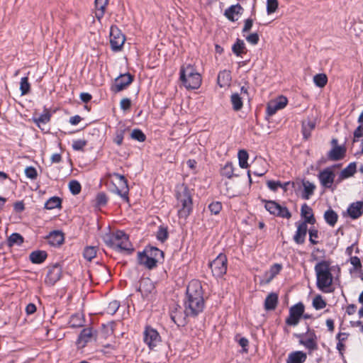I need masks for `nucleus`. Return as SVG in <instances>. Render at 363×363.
Listing matches in <instances>:
<instances>
[{"label": "nucleus", "instance_id": "f257e3e1", "mask_svg": "<svg viewBox=\"0 0 363 363\" xmlns=\"http://www.w3.org/2000/svg\"><path fill=\"white\" fill-rule=\"evenodd\" d=\"M184 313L186 315H196L203 311L204 301L201 284L198 280L189 282L186 290Z\"/></svg>", "mask_w": 363, "mask_h": 363}, {"label": "nucleus", "instance_id": "f03ea898", "mask_svg": "<svg viewBox=\"0 0 363 363\" xmlns=\"http://www.w3.org/2000/svg\"><path fill=\"white\" fill-rule=\"evenodd\" d=\"M314 270L318 289L324 293L331 292L333 278L330 262L327 260L320 261L315 265Z\"/></svg>", "mask_w": 363, "mask_h": 363}, {"label": "nucleus", "instance_id": "7ed1b4c3", "mask_svg": "<svg viewBox=\"0 0 363 363\" xmlns=\"http://www.w3.org/2000/svg\"><path fill=\"white\" fill-rule=\"evenodd\" d=\"M177 208L179 218L186 219L191 213L193 208L192 196L191 191L184 185L177 188Z\"/></svg>", "mask_w": 363, "mask_h": 363}, {"label": "nucleus", "instance_id": "20e7f679", "mask_svg": "<svg viewBox=\"0 0 363 363\" xmlns=\"http://www.w3.org/2000/svg\"><path fill=\"white\" fill-rule=\"evenodd\" d=\"M104 241L110 247L118 252H132L133 246L128 236L123 232L118 230L104 236Z\"/></svg>", "mask_w": 363, "mask_h": 363}, {"label": "nucleus", "instance_id": "39448f33", "mask_svg": "<svg viewBox=\"0 0 363 363\" xmlns=\"http://www.w3.org/2000/svg\"><path fill=\"white\" fill-rule=\"evenodd\" d=\"M180 80L187 89H197L200 87L202 82L201 74L191 65L182 67L180 69Z\"/></svg>", "mask_w": 363, "mask_h": 363}, {"label": "nucleus", "instance_id": "423d86ee", "mask_svg": "<svg viewBox=\"0 0 363 363\" xmlns=\"http://www.w3.org/2000/svg\"><path fill=\"white\" fill-rule=\"evenodd\" d=\"M163 257V252L157 247H147L143 252L138 253V258L140 264L148 269L156 266Z\"/></svg>", "mask_w": 363, "mask_h": 363}, {"label": "nucleus", "instance_id": "0eeeda50", "mask_svg": "<svg viewBox=\"0 0 363 363\" xmlns=\"http://www.w3.org/2000/svg\"><path fill=\"white\" fill-rule=\"evenodd\" d=\"M111 181L113 185L112 191L121 198L126 199L128 185L125 177L119 174L113 173L111 175Z\"/></svg>", "mask_w": 363, "mask_h": 363}, {"label": "nucleus", "instance_id": "6e6552de", "mask_svg": "<svg viewBox=\"0 0 363 363\" xmlns=\"http://www.w3.org/2000/svg\"><path fill=\"white\" fill-rule=\"evenodd\" d=\"M210 267L213 276L216 277H223L227 271L226 256L220 253L217 257L210 263Z\"/></svg>", "mask_w": 363, "mask_h": 363}, {"label": "nucleus", "instance_id": "1a4fd4ad", "mask_svg": "<svg viewBox=\"0 0 363 363\" xmlns=\"http://www.w3.org/2000/svg\"><path fill=\"white\" fill-rule=\"evenodd\" d=\"M143 340L150 350L156 347L162 341L159 333L155 328L147 326L143 332Z\"/></svg>", "mask_w": 363, "mask_h": 363}, {"label": "nucleus", "instance_id": "9d476101", "mask_svg": "<svg viewBox=\"0 0 363 363\" xmlns=\"http://www.w3.org/2000/svg\"><path fill=\"white\" fill-rule=\"evenodd\" d=\"M125 40L122 32L116 27L111 26L110 29V43L113 50H120Z\"/></svg>", "mask_w": 363, "mask_h": 363}, {"label": "nucleus", "instance_id": "9b49d317", "mask_svg": "<svg viewBox=\"0 0 363 363\" xmlns=\"http://www.w3.org/2000/svg\"><path fill=\"white\" fill-rule=\"evenodd\" d=\"M288 104V99L286 96L281 95L271 100L267 106V113L269 116H273L278 111L284 108Z\"/></svg>", "mask_w": 363, "mask_h": 363}, {"label": "nucleus", "instance_id": "f8f14e48", "mask_svg": "<svg viewBox=\"0 0 363 363\" xmlns=\"http://www.w3.org/2000/svg\"><path fill=\"white\" fill-rule=\"evenodd\" d=\"M265 208L271 214L286 218H289L291 217V213L289 210L275 201H267L265 203Z\"/></svg>", "mask_w": 363, "mask_h": 363}, {"label": "nucleus", "instance_id": "ddd939ff", "mask_svg": "<svg viewBox=\"0 0 363 363\" xmlns=\"http://www.w3.org/2000/svg\"><path fill=\"white\" fill-rule=\"evenodd\" d=\"M299 343L306 349L314 350L317 348V337L312 330H308L305 334L298 335Z\"/></svg>", "mask_w": 363, "mask_h": 363}, {"label": "nucleus", "instance_id": "4468645a", "mask_svg": "<svg viewBox=\"0 0 363 363\" xmlns=\"http://www.w3.org/2000/svg\"><path fill=\"white\" fill-rule=\"evenodd\" d=\"M363 215V201H358L349 205L347 211L343 213L344 216H348L352 220L359 218Z\"/></svg>", "mask_w": 363, "mask_h": 363}, {"label": "nucleus", "instance_id": "2eb2a0df", "mask_svg": "<svg viewBox=\"0 0 363 363\" xmlns=\"http://www.w3.org/2000/svg\"><path fill=\"white\" fill-rule=\"evenodd\" d=\"M304 308L303 304L298 303L290 309L289 317L286 319V323L290 325H296L303 315Z\"/></svg>", "mask_w": 363, "mask_h": 363}, {"label": "nucleus", "instance_id": "dca6fc26", "mask_svg": "<svg viewBox=\"0 0 363 363\" xmlns=\"http://www.w3.org/2000/svg\"><path fill=\"white\" fill-rule=\"evenodd\" d=\"M155 291V284L149 278L141 279L139 286V291L144 298L150 299Z\"/></svg>", "mask_w": 363, "mask_h": 363}, {"label": "nucleus", "instance_id": "f3484780", "mask_svg": "<svg viewBox=\"0 0 363 363\" xmlns=\"http://www.w3.org/2000/svg\"><path fill=\"white\" fill-rule=\"evenodd\" d=\"M321 185L325 188H330L334 182L335 174L332 169L327 168L321 171L318 175Z\"/></svg>", "mask_w": 363, "mask_h": 363}, {"label": "nucleus", "instance_id": "a211bd4d", "mask_svg": "<svg viewBox=\"0 0 363 363\" xmlns=\"http://www.w3.org/2000/svg\"><path fill=\"white\" fill-rule=\"evenodd\" d=\"M133 80L132 76L130 74H121L116 79L113 86V90L120 91L128 86Z\"/></svg>", "mask_w": 363, "mask_h": 363}, {"label": "nucleus", "instance_id": "6ab92c4d", "mask_svg": "<svg viewBox=\"0 0 363 363\" xmlns=\"http://www.w3.org/2000/svg\"><path fill=\"white\" fill-rule=\"evenodd\" d=\"M61 274V268L57 265H55L49 269L45 278V282L50 285H53L60 279Z\"/></svg>", "mask_w": 363, "mask_h": 363}, {"label": "nucleus", "instance_id": "aec40b11", "mask_svg": "<svg viewBox=\"0 0 363 363\" xmlns=\"http://www.w3.org/2000/svg\"><path fill=\"white\" fill-rule=\"evenodd\" d=\"M335 145L329 152V157L333 160H338L344 157L346 149L344 146L337 145V140L333 139L332 141Z\"/></svg>", "mask_w": 363, "mask_h": 363}, {"label": "nucleus", "instance_id": "412c9836", "mask_svg": "<svg viewBox=\"0 0 363 363\" xmlns=\"http://www.w3.org/2000/svg\"><path fill=\"white\" fill-rule=\"evenodd\" d=\"M357 170V165L355 162L350 163L345 169H343L337 179V182H341L342 181L352 177Z\"/></svg>", "mask_w": 363, "mask_h": 363}, {"label": "nucleus", "instance_id": "4be33fe9", "mask_svg": "<svg viewBox=\"0 0 363 363\" xmlns=\"http://www.w3.org/2000/svg\"><path fill=\"white\" fill-rule=\"evenodd\" d=\"M308 226L306 223L297 224V230L294 237V240L297 244H302L304 242Z\"/></svg>", "mask_w": 363, "mask_h": 363}, {"label": "nucleus", "instance_id": "5701e85b", "mask_svg": "<svg viewBox=\"0 0 363 363\" xmlns=\"http://www.w3.org/2000/svg\"><path fill=\"white\" fill-rule=\"evenodd\" d=\"M282 265L280 264H273L263 276L262 281L264 283L270 282L281 270Z\"/></svg>", "mask_w": 363, "mask_h": 363}, {"label": "nucleus", "instance_id": "b1692460", "mask_svg": "<svg viewBox=\"0 0 363 363\" xmlns=\"http://www.w3.org/2000/svg\"><path fill=\"white\" fill-rule=\"evenodd\" d=\"M242 11V8L239 4L233 5L225 11V16L231 21L238 19Z\"/></svg>", "mask_w": 363, "mask_h": 363}, {"label": "nucleus", "instance_id": "393cba45", "mask_svg": "<svg viewBox=\"0 0 363 363\" xmlns=\"http://www.w3.org/2000/svg\"><path fill=\"white\" fill-rule=\"evenodd\" d=\"M306 359V353L302 351H295L289 354L286 363H304Z\"/></svg>", "mask_w": 363, "mask_h": 363}, {"label": "nucleus", "instance_id": "a878e982", "mask_svg": "<svg viewBox=\"0 0 363 363\" xmlns=\"http://www.w3.org/2000/svg\"><path fill=\"white\" fill-rule=\"evenodd\" d=\"M92 338V330L90 328L84 329L80 333L77 344L78 347H84Z\"/></svg>", "mask_w": 363, "mask_h": 363}, {"label": "nucleus", "instance_id": "bb28decb", "mask_svg": "<svg viewBox=\"0 0 363 363\" xmlns=\"http://www.w3.org/2000/svg\"><path fill=\"white\" fill-rule=\"evenodd\" d=\"M217 81L218 84L222 88L229 86L231 81V76L230 72L227 70L220 72L218 76Z\"/></svg>", "mask_w": 363, "mask_h": 363}, {"label": "nucleus", "instance_id": "cd10ccee", "mask_svg": "<svg viewBox=\"0 0 363 363\" xmlns=\"http://www.w3.org/2000/svg\"><path fill=\"white\" fill-rule=\"evenodd\" d=\"M107 4L108 0H95V16L99 21L104 15Z\"/></svg>", "mask_w": 363, "mask_h": 363}, {"label": "nucleus", "instance_id": "c85d7f7f", "mask_svg": "<svg viewBox=\"0 0 363 363\" xmlns=\"http://www.w3.org/2000/svg\"><path fill=\"white\" fill-rule=\"evenodd\" d=\"M30 260L33 264H41L47 258V253L43 250L33 251L30 254Z\"/></svg>", "mask_w": 363, "mask_h": 363}, {"label": "nucleus", "instance_id": "c756f323", "mask_svg": "<svg viewBox=\"0 0 363 363\" xmlns=\"http://www.w3.org/2000/svg\"><path fill=\"white\" fill-rule=\"evenodd\" d=\"M301 216L305 219L307 223L313 224L315 222V218L313 215L312 209L307 204H303L301 209Z\"/></svg>", "mask_w": 363, "mask_h": 363}, {"label": "nucleus", "instance_id": "7c9ffc66", "mask_svg": "<svg viewBox=\"0 0 363 363\" xmlns=\"http://www.w3.org/2000/svg\"><path fill=\"white\" fill-rule=\"evenodd\" d=\"M48 242L51 245L57 246L61 245L64 241V235L60 231H53L48 236Z\"/></svg>", "mask_w": 363, "mask_h": 363}, {"label": "nucleus", "instance_id": "2f4dec72", "mask_svg": "<svg viewBox=\"0 0 363 363\" xmlns=\"http://www.w3.org/2000/svg\"><path fill=\"white\" fill-rule=\"evenodd\" d=\"M302 185L303 187L302 197L304 199H309V198L313 194L315 186L309 181H303Z\"/></svg>", "mask_w": 363, "mask_h": 363}, {"label": "nucleus", "instance_id": "473e14b6", "mask_svg": "<svg viewBox=\"0 0 363 363\" xmlns=\"http://www.w3.org/2000/svg\"><path fill=\"white\" fill-rule=\"evenodd\" d=\"M50 112L48 110H45L43 113H41L40 116H38V117H35L33 118V121L40 128L43 129V125L48 123L50 121Z\"/></svg>", "mask_w": 363, "mask_h": 363}, {"label": "nucleus", "instance_id": "72a5a7b5", "mask_svg": "<svg viewBox=\"0 0 363 363\" xmlns=\"http://www.w3.org/2000/svg\"><path fill=\"white\" fill-rule=\"evenodd\" d=\"M324 218L328 225L334 226L337 221L338 216L333 210L328 209L324 213Z\"/></svg>", "mask_w": 363, "mask_h": 363}, {"label": "nucleus", "instance_id": "f704fd0d", "mask_svg": "<svg viewBox=\"0 0 363 363\" xmlns=\"http://www.w3.org/2000/svg\"><path fill=\"white\" fill-rule=\"evenodd\" d=\"M233 52L239 57L245 53V45L243 40L238 39L232 47Z\"/></svg>", "mask_w": 363, "mask_h": 363}, {"label": "nucleus", "instance_id": "c9c22d12", "mask_svg": "<svg viewBox=\"0 0 363 363\" xmlns=\"http://www.w3.org/2000/svg\"><path fill=\"white\" fill-rule=\"evenodd\" d=\"M277 295L276 294H270L265 299L264 306L267 310L274 309L277 303Z\"/></svg>", "mask_w": 363, "mask_h": 363}, {"label": "nucleus", "instance_id": "e433bc0d", "mask_svg": "<svg viewBox=\"0 0 363 363\" xmlns=\"http://www.w3.org/2000/svg\"><path fill=\"white\" fill-rule=\"evenodd\" d=\"M231 103L235 111H239L242 107L243 98L238 93L231 95Z\"/></svg>", "mask_w": 363, "mask_h": 363}, {"label": "nucleus", "instance_id": "4c0bfd02", "mask_svg": "<svg viewBox=\"0 0 363 363\" xmlns=\"http://www.w3.org/2000/svg\"><path fill=\"white\" fill-rule=\"evenodd\" d=\"M238 161H239V166L242 168L245 169L248 167V153L245 150H240L238 152Z\"/></svg>", "mask_w": 363, "mask_h": 363}, {"label": "nucleus", "instance_id": "58836bf2", "mask_svg": "<svg viewBox=\"0 0 363 363\" xmlns=\"http://www.w3.org/2000/svg\"><path fill=\"white\" fill-rule=\"evenodd\" d=\"M313 82L318 87H324L328 82V77L325 74H317L313 77Z\"/></svg>", "mask_w": 363, "mask_h": 363}, {"label": "nucleus", "instance_id": "ea45409f", "mask_svg": "<svg viewBox=\"0 0 363 363\" xmlns=\"http://www.w3.org/2000/svg\"><path fill=\"white\" fill-rule=\"evenodd\" d=\"M315 126V123L313 121H307L303 123V134L306 138L310 135L311 131L314 129Z\"/></svg>", "mask_w": 363, "mask_h": 363}, {"label": "nucleus", "instance_id": "a19ab883", "mask_svg": "<svg viewBox=\"0 0 363 363\" xmlns=\"http://www.w3.org/2000/svg\"><path fill=\"white\" fill-rule=\"evenodd\" d=\"M84 319L82 314H76L71 317L69 325L72 328L81 327L83 325Z\"/></svg>", "mask_w": 363, "mask_h": 363}, {"label": "nucleus", "instance_id": "79ce46f5", "mask_svg": "<svg viewBox=\"0 0 363 363\" xmlns=\"http://www.w3.org/2000/svg\"><path fill=\"white\" fill-rule=\"evenodd\" d=\"M60 204L61 201L58 197H52L47 201L45 204V207L47 209L51 210L60 207Z\"/></svg>", "mask_w": 363, "mask_h": 363}, {"label": "nucleus", "instance_id": "37998d69", "mask_svg": "<svg viewBox=\"0 0 363 363\" xmlns=\"http://www.w3.org/2000/svg\"><path fill=\"white\" fill-rule=\"evenodd\" d=\"M313 306L316 310H320L326 306V302L320 295H317L313 300Z\"/></svg>", "mask_w": 363, "mask_h": 363}, {"label": "nucleus", "instance_id": "c03bdc74", "mask_svg": "<svg viewBox=\"0 0 363 363\" xmlns=\"http://www.w3.org/2000/svg\"><path fill=\"white\" fill-rule=\"evenodd\" d=\"M222 175L231 178L234 175V167L231 162H227L221 170Z\"/></svg>", "mask_w": 363, "mask_h": 363}, {"label": "nucleus", "instance_id": "a18cd8bd", "mask_svg": "<svg viewBox=\"0 0 363 363\" xmlns=\"http://www.w3.org/2000/svg\"><path fill=\"white\" fill-rule=\"evenodd\" d=\"M278 0H267V13L268 15L274 13L278 9Z\"/></svg>", "mask_w": 363, "mask_h": 363}, {"label": "nucleus", "instance_id": "49530a36", "mask_svg": "<svg viewBox=\"0 0 363 363\" xmlns=\"http://www.w3.org/2000/svg\"><path fill=\"white\" fill-rule=\"evenodd\" d=\"M96 249L94 247H87L84 251V257L88 261H91L96 257Z\"/></svg>", "mask_w": 363, "mask_h": 363}, {"label": "nucleus", "instance_id": "de8ad7c7", "mask_svg": "<svg viewBox=\"0 0 363 363\" xmlns=\"http://www.w3.org/2000/svg\"><path fill=\"white\" fill-rule=\"evenodd\" d=\"M20 89L21 91L22 95H25L29 91L30 84L28 83L27 77L21 78L20 83Z\"/></svg>", "mask_w": 363, "mask_h": 363}, {"label": "nucleus", "instance_id": "09e8293b", "mask_svg": "<svg viewBox=\"0 0 363 363\" xmlns=\"http://www.w3.org/2000/svg\"><path fill=\"white\" fill-rule=\"evenodd\" d=\"M131 138L139 142H143L145 140V134L138 129H134L131 133Z\"/></svg>", "mask_w": 363, "mask_h": 363}, {"label": "nucleus", "instance_id": "8fccbe9b", "mask_svg": "<svg viewBox=\"0 0 363 363\" xmlns=\"http://www.w3.org/2000/svg\"><path fill=\"white\" fill-rule=\"evenodd\" d=\"M69 190L73 194H78L80 191H81V185L80 184L76 181V180H72L69 182Z\"/></svg>", "mask_w": 363, "mask_h": 363}, {"label": "nucleus", "instance_id": "3c124183", "mask_svg": "<svg viewBox=\"0 0 363 363\" xmlns=\"http://www.w3.org/2000/svg\"><path fill=\"white\" fill-rule=\"evenodd\" d=\"M9 242L10 245H21L23 242V238L18 233H13L9 237Z\"/></svg>", "mask_w": 363, "mask_h": 363}, {"label": "nucleus", "instance_id": "603ef678", "mask_svg": "<svg viewBox=\"0 0 363 363\" xmlns=\"http://www.w3.org/2000/svg\"><path fill=\"white\" fill-rule=\"evenodd\" d=\"M210 211L216 215L221 211L222 205L220 202H213L208 206Z\"/></svg>", "mask_w": 363, "mask_h": 363}, {"label": "nucleus", "instance_id": "864d4df0", "mask_svg": "<svg viewBox=\"0 0 363 363\" xmlns=\"http://www.w3.org/2000/svg\"><path fill=\"white\" fill-rule=\"evenodd\" d=\"M120 306L119 302L117 301H113L110 302L107 308V313L113 315Z\"/></svg>", "mask_w": 363, "mask_h": 363}, {"label": "nucleus", "instance_id": "5fc2aeb1", "mask_svg": "<svg viewBox=\"0 0 363 363\" xmlns=\"http://www.w3.org/2000/svg\"><path fill=\"white\" fill-rule=\"evenodd\" d=\"M25 174L28 178L30 179H35L38 176L36 169L33 167H26L25 169Z\"/></svg>", "mask_w": 363, "mask_h": 363}, {"label": "nucleus", "instance_id": "6e6d98bb", "mask_svg": "<svg viewBox=\"0 0 363 363\" xmlns=\"http://www.w3.org/2000/svg\"><path fill=\"white\" fill-rule=\"evenodd\" d=\"M86 142L84 140H74L72 143V147L74 150H82L86 146Z\"/></svg>", "mask_w": 363, "mask_h": 363}, {"label": "nucleus", "instance_id": "4d7b16f0", "mask_svg": "<svg viewBox=\"0 0 363 363\" xmlns=\"http://www.w3.org/2000/svg\"><path fill=\"white\" fill-rule=\"evenodd\" d=\"M171 318L178 325L184 324V318H182V314H179L177 313H172L171 314Z\"/></svg>", "mask_w": 363, "mask_h": 363}, {"label": "nucleus", "instance_id": "13d9d810", "mask_svg": "<svg viewBox=\"0 0 363 363\" xmlns=\"http://www.w3.org/2000/svg\"><path fill=\"white\" fill-rule=\"evenodd\" d=\"M246 40L252 45H257L259 41V35L257 33H254L247 36Z\"/></svg>", "mask_w": 363, "mask_h": 363}, {"label": "nucleus", "instance_id": "bf43d9fd", "mask_svg": "<svg viewBox=\"0 0 363 363\" xmlns=\"http://www.w3.org/2000/svg\"><path fill=\"white\" fill-rule=\"evenodd\" d=\"M124 137V133L123 130H119L116 133V135L114 138V143H116L118 145H121L123 143Z\"/></svg>", "mask_w": 363, "mask_h": 363}, {"label": "nucleus", "instance_id": "052dcab7", "mask_svg": "<svg viewBox=\"0 0 363 363\" xmlns=\"http://www.w3.org/2000/svg\"><path fill=\"white\" fill-rule=\"evenodd\" d=\"M318 238V230L315 229L309 230V240L312 244H316Z\"/></svg>", "mask_w": 363, "mask_h": 363}, {"label": "nucleus", "instance_id": "680f3d73", "mask_svg": "<svg viewBox=\"0 0 363 363\" xmlns=\"http://www.w3.org/2000/svg\"><path fill=\"white\" fill-rule=\"evenodd\" d=\"M267 185L269 189L274 191L279 187V186H281V183L276 181H268L267 182Z\"/></svg>", "mask_w": 363, "mask_h": 363}, {"label": "nucleus", "instance_id": "e2e57ef3", "mask_svg": "<svg viewBox=\"0 0 363 363\" xmlns=\"http://www.w3.org/2000/svg\"><path fill=\"white\" fill-rule=\"evenodd\" d=\"M363 135V125H359L354 132V142Z\"/></svg>", "mask_w": 363, "mask_h": 363}, {"label": "nucleus", "instance_id": "0e129e2a", "mask_svg": "<svg viewBox=\"0 0 363 363\" xmlns=\"http://www.w3.org/2000/svg\"><path fill=\"white\" fill-rule=\"evenodd\" d=\"M157 238L161 241H164L167 238V232L164 228H160L157 234Z\"/></svg>", "mask_w": 363, "mask_h": 363}, {"label": "nucleus", "instance_id": "69168bd1", "mask_svg": "<svg viewBox=\"0 0 363 363\" xmlns=\"http://www.w3.org/2000/svg\"><path fill=\"white\" fill-rule=\"evenodd\" d=\"M120 105H121V109L126 111L130 108L131 102H130V99H123L121 101Z\"/></svg>", "mask_w": 363, "mask_h": 363}, {"label": "nucleus", "instance_id": "338daca9", "mask_svg": "<svg viewBox=\"0 0 363 363\" xmlns=\"http://www.w3.org/2000/svg\"><path fill=\"white\" fill-rule=\"evenodd\" d=\"M350 263L354 266L355 269H359L361 267V262L359 257L354 256L350 258Z\"/></svg>", "mask_w": 363, "mask_h": 363}, {"label": "nucleus", "instance_id": "774afa93", "mask_svg": "<svg viewBox=\"0 0 363 363\" xmlns=\"http://www.w3.org/2000/svg\"><path fill=\"white\" fill-rule=\"evenodd\" d=\"M252 24H253V21L252 19H247L245 21V25L242 28V32L245 33V32L249 31L252 28Z\"/></svg>", "mask_w": 363, "mask_h": 363}]
</instances>
